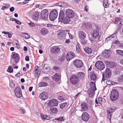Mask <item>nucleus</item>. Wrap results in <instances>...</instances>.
<instances>
[{
	"mask_svg": "<svg viewBox=\"0 0 123 123\" xmlns=\"http://www.w3.org/2000/svg\"><path fill=\"white\" fill-rule=\"evenodd\" d=\"M103 5L104 7L107 8L109 6L108 2L103 4Z\"/></svg>",
	"mask_w": 123,
	"mask_h": 123,
	"instance_id": "54",
	"label": "nucleus"
},
{
	"mask_svg": "<svg viewBox=\"0 0 123 123\" xmlns=\"http://www.w3.org/2000/svg\"><path fill=\"white\" fill-rule=\"evenodd\" d=\"M41 117L42 120L43 121L45 120H49L50 118L49 117L46 115H44L43 114H41Z\"/></svg>",
	"mask_w": 123,
	"mask_h": 123,
	"instance_id": "33",
	"label": "nucleus"
},
{
	"mask_svg": "<svg viewBox=\"0 0 123 123\" xmlns=\"http://www.w3.org/2000/svg\"><path fill=\"white\" fill-rule=\"evenodd\" d=\"M48 97V94L46 92H43L40 94L39 98L42 100H44L47 99Z\"/></svg>",
	"mask_w": 123,
	"mask_h": 123,
	"instance_id": "15",
	"label": "nucleus"
},
{
	"mask_svg": "<svg viewBox=\"0 0 123 123\" xmlns=\"http://www.w3.org/2000/svg\"><path fill=\"white\" fill-rule=\"evenodd\" d=\"M120 74V72L117 70H116L115 71L114 74L115 75H117L119 74Z\"/></svg>",
	"mask_w": 123,
	"mask_h": 123,
	"instance_id": "50",
	"label": "nucleus"
},
{
	"mask_svg": "<svg viewBox=\"0 0 123 123\" xmlns=\"http://www.w3.org/2000/svg\"><path fill=\"white\" fill-rule=\"evenodd\" d=\"M106 83L107 85H115V84L118 83L111 81L110 80H107Z\"/></svg>",
	"mask_w": 123,
	"mask_h": 123,
	"instance_id": "35",
	"label": "nucleus"
},
{
	"mask_svg": "<svg viewBox=\"0 0 123 123\" xmlns=\"http://www.w3.org/2000/svg\"><path fill=\"white\" fill-rule=\"evenodd\" d=\"M37 68L33 72L35 74L34 76L35 77L38 78L39 76L40 72L38 70V66H37Z\"/></svg>",
	"mask_w": 123,
	"mask_h": 123,
	"instance_id": "25",
	"label": "nucleus"
},
{
	"mask_svg": "<svg viewBox=\"0 0 123 123\" xmlns=\"http://www.w3.org/2000/svg\"><path fill=\"white\" fill-rule=\"evenodd\" d=\"M15 22L16 23L19 25L21 24V22L20 21H18V20L17 19H16L15 21Z\"/></svg>",
	"mask_w": 123,
	"mask_h": 123,
	"instance_id": "61",
	"label": "nucleus"
},
{
	"mask_svg": "<svg viewBox=\"0 0 123 123\" xmlns=\"http://www.w3.org/2000/svg\"><path fill=\"white\" fill-rule=\"evenodd\" d=\"M70 80L72 84L75 85L78 83L79 79L76 75H73L70 77Z\"/></svg>",
	"mask_w": 123,
	"mask_h": 123,
	"instance_id": "4",
	"label": "nucleus"
},
{
	"mask_svg": "<svg viewBox=\"0 0 123 123\" xmlns=\"http://www.w3.org/2000/svg\"><path fill=\"white\" fill-rule=\"evenodd\" d=\"M64 93L63 92L61 93L60 94L58 97V98L59 100L60 101H63L64 100V98L63 97Z\"/></svg>",
	"mask_w": 123,
	"mask_h": 123,
	"instance_id": "37",
	"label": "nucleus"
},
{
	"mask_svg": "<svg viewBox=\"0 0 123 123\" xmlns=\"http://www.w3.org/2000/svg\"><path fill=\"white\" fill-rule=\"evenodd\" d=\"M75 56V55L72 52L68 53L66 55L67 61H69Z\"/></svg>",
	"mask_w": 123,
	"mask_h": 123,
	"instance_id": "13",
	"label": "nucleus"
},
{
	"mask_svg": "<svg viewBox=\"0 0 123 123\" xmlns=\"http://www.w3.org/2000/svg\"><path fill=\"white\" fill-rule=\"evenodd\" d=\"M119 96V93L115 89H113L111 92L110 98L112 101L116 100Z\"/></svg>",
	"mask_w": 123,
	"mask_h": 123,
	"instance_id": "1",
	"label": "nucleus"
},
{
	"mask_svg": "<svg viewBox=\"0 0 123 123\" xmlns=\"http://www.w3.org/2000/svg\"><path fill=\"white\" fill-rule=\"evenodd\" d=\"M65 31L66 32V35H67V34H68L69 35V37H70V35H69L70 33H69L68 32H69L70 31L69 30H66L65 31Z\"/></svg>",
	"mask_w": 123,
	"mask_h": 123,
	"instance_id": "63",
	"label": "nucleus"
},
{
	"mask_svg": "<svg viewBox=\"0 0 123 123\" xmlns=\"http://www.w3.org/2000/svg\"><path fill=\"white\" fill-rule=\"evenodd\" d=\"M85 52L88 53L90 54L92 52L91 49L89 48H86L84 49Z\"/></svg>",
	"mask_w": 123,
	"mask_h": 123,
	"instance_id": "40",
	"label": "nucleus"
},
{
	"mask_svg": "<svg viewBox=\"0 0 123 123\" xmlns=\"http://www.w3.org/2000/svg\"><path fill=\"white\" fill-rule=\"evenodd\" d=\"M21 37L25 38V39H28L30 38L29 36L28 33H23L20 35Z\"/></svg>",
	"mask_w": 123,
	"mask_h": 123,
	"instance_id": "29",
	"label": "nucleus"
},
{
	"mask_svg": "<svg viewBox=\"0 0 123 123\" xmlns=\"http://www.w3.org/2000/svg\"><path fill=\"white\" fill-rule=\"evenodd\" d=\"M39 16V12L37 11H35L33 14L32 19L36 22H37Z\"/></svg>",
	"mask_w": 123,
	"mask_h": 123,
	"instance_id": "14",
	"label": "nucleus"
},
{
	"mask_svg": "<svg viewBox=\"0 0 123 123\" xmlns=\"http://www.w3.org/2000/svg\"><path fill=\"white\" fill-rule=\"evenodd\" d=\"M60 50V49L58 46H55L52 47L50 48L51 53L56 54L58 53Z\"/></svg>",
	"mask_w": 123,
	"mask_h": 123,
	"instance_id": "12",
	"label": "nucleus"
},
{
	"mask_svg": "<svg viewBox=\"0 0 123 123\" xmlns=\"http://www.w3.org/2000/svg\"><path fill=\"white\" fill-rule=\"evenodd\" d=\"M7 71L10 73H12L13 72V69L12 67H9L7 70Z\"/></svg>",
	"mask_w": 123,
	"mask_h": 123,
	"instance_id": "47",
	"label": "nucleus"
},
{
	"mask_svg": "<svg viewBox=\"0 0 123 123\" xmlns=\"http://www.w3.org/2000/svg\"><path fill=\"white\" fill-rule=\"evenodd\" d=\"M105 62L106 66L111 68H112L116 66L115 63L113 62L105 61Z\"/></svg>",
	"mask_w": 123,
	"mask_h": 123,
	"instance_id": "18",
	"label": "nucleus"
},
{
	"mask_svg": "<svg viewBox=\"0 0 123 123\" xmlns=\"http://www.w3.org/2000/svg\"><path fill=\"white\" fill-rule=\"evenodd\" d=\"M50 69V66L48 64H45L43 66V70L44 73L47 74Z\"/></svg>",
	"mask_w": 123,
	"mask_h": 123,
	"instance_id": "19",
	"label": "nucleus"
},
{
	"mask_svg": "<svg viewBox=\"0 0 123 123\" xmlns=\"http://www.w3.org/2000/svg\"><path fill=\"white\" fill-rule=\"evenodd\" d=\"M49 111L53 113H55L57 112V110L56 108L52 107L50 108Z\"/></svg>",
	"mask_w": 123,
	"mask_h": 123,
	"instance_id": "36",
	"label": "nucleus"
},
{
	"mask_svg": "<svg viewBox=\"0 0 123 123\" xmlns=\"http://www.w3.org/2000/svg\"><path fill=\"white\" fill-rule=\"evenodd\" d=\"M91 26V25L90 22L84 24V26L87 28H89Z\"/></svg>",
	"mask_w": 123,
	"mask_h": 123,
	"instance_id": "43",
	"label": "nucleus"
},
{
	"mask_svg": "<svg viewBox=\"0 0 123 123\" xmlns=\"http://www.w3.org/2000/svg\"><path fill=\"white\" fill-rule=\"evenodd\" d=\"M14 92L15 95L18 98H20L22 96L21 89L20 87H18L15 88Z\"/></svg>",
	"mask_w": 123,
	"mask_h": 123,
	"instance_id": "6",
	"label": "nucleus"
},
{
	"mask_svg": "<svg viewBox=\"0 0 123 123\" xmlns=\"http://www.w3.org/2000/svg\"><path fill=\"white\" fill-rule=\"evenodd\" d=\"M77 77L79 79H81L84 78L85 75L84 73L82 72H78L76 75Z\"/></svg>",
	"mask_w": 123,
	"mask_h": 123,
	"instance_id": "28",
	"label": "nucleus"
},
{
	"mask_svg": "<svg viewBox=\"0 0 123 123\" xmlns=\"http://www.w3.org/2000/svg\"><path fill=\"white\" fill-rule=\"evenodd\" d=\"M55 120H57L58 121H62L64 120L63 118L62 117H59V118H56L55 119Z\"/></svg>",
	"mask_w": 123,
	"mask_h": 123,
	"instance_id": "46",
	"label": "nucleus"
},
{
	"mask_svg": "<svg viewBox=\"0 0 123 123\" xmlns=\"http://www.w3.org/2000/svg\"><path fill=\"white\" fill-rule=\"evenodd\" d=\"M58 102L57 100L53 99L49 101L48 104L50 106H56L58 104Z\"/></svg>",
	"mask_w": 123,
	"mask_h": 123,
	"instance_id": "17",
	"label": "nucleus"
},
{
	"mask_svg": "<svg viewBox=\"0 0 123 123\" xmlns=\"http://www.w3.org/2000/svg\"><path fill=\"white\" fill-rule=\"evenodd\" d=\"M117 81L119 83L123 82V75H121L118 77Z\"/></svg>",
	"mask_w": 123,
	"mask_h": 123,
	"instance_id": "38",
	"label": "nucleus"
},
{
	"mask_svg": "<svg viewBox=\"0 0 123 123\" xmlns=\"http://www.w3.org/2000/svg\"><path fill=\"white\" fill-rule=\"evenodd\" d=\"M90 88L89 89L95 91L97 89L96 87L95 83L94 82H92L90 83Z\"/></svg>",
	"mask_w": 123,
	"mask_h": 123,
	"instance_id": "22",
	"label": "nucleus"
},
{
	"mask_svg": "<svg viewBox=\"0 0 123 123\" xmlns=\"http://www.w3.org/2000/svg\"><path fill=\"white\" fill-rule=\"evenodd\" d=\"M98 100L99 102V104L100 105H101L102 103V100L101 98H98Z\"/></svg>",
	"mask_w": 123,
	"mask_h": 123,
	"instance_id": "53",
	"label": "nucleus"
},
{
	"mask_svg": "<svg viewBox=\"0 0 123 123\" xmlns=\"http://www.w3.org/2000/svg\"><path fill=\"white\" fill-rule=\"evenodd\" d=\"M117 54L119 55L123 56V51L120 50H116Z\"/></svg>",
	"mask_w": 123,
	"mask_h": 123,
	"instance_id": "39",
	"label": "nucleus"
},
{
	"mask_svg": "<svg viewBox=\"0 0 123 123\" xmlns=\"http://www.w3.org/2000/svg\"><path fill=\"white\" fill-rule=\"evenodd\" d=\"M25 60L27 61H29V56H26L25 57Z\"/></svg>",
	"mask_w": 123,
	"mask_h": 123,
	"instance_id": "62",
	"label": "nucleus"
},
{
	"mask_svg": "<svg viewBox=\"0 0 123 123\" xmlns=\"http://www.w3.org/2000/svg\"><path fill=\"white\" fill-rule=\"evenodd\" d=\"M107 117L109 119L110 121H111V114L109 112H107Z\"/></svg>",
	"mask_w": 123,
	"mask_h": 123,
	"instance_id": "51",
	"label": "nucleus"
},
{
	"mask_svg": "<svg viewBox=\"0 0 123 123\" xmlns=\"http://www.w3.org/2000/svg\"><path fill=\"white\" fill-rule=\"evenodd\" d=\"M66 14L67 16L72 18L74 15V13L73 11L71 9H68L66 11Z\"/></svg>",
	"mask_w": 123,
	"mask_h": 123,
	"instance_id": "10",
	"label": "nucleus"
},
{
	"mask_svg": "<svg viewBox=\"0 0 123 123\" xmlns=\"http://www.w3.org/2000/svg\"><path fill=\"white\" fill-rule=\"evenodd\" d=\"M85 38H83L80 39V42H81V44H85L86 43V41L84 39Z\"/></svg>",
	"mask_w": 123,
	"mask_h": 123,
	"instance_id": "48",
	"label": "nucleus"
},
{
	"mask_svg": "<svg viewBox=\"0 0 123 123\" xmlns=\"http://www.w3.org/2000/svg\"><path fill=\"white\" fill-rule=\"evenodd\" d=\"M49 32L48 29L45 27L42 28L40 31L41 34L43 36H45Z\"/></svg>",
	"mask_w": 123,
	"mask_h": 123,
	"instance_id": "20",
	"label": "nucleus"
},
{
	"mask_svg": "<svg viewBox=\"0 0 123 123\" xmlns=\"http://www.w3.org/2000/svg\"><path fill=\"white\" fill-rule=\"evenodd\" d=\"M70 18L67 16L65 17L63 20V23L65 24L68 23L70 21Z\"/></svg>",
	"mask_w": 123,
	"mask_h": 123,
	"instance_id": "34",
	"label": "nucleus"
},
{
	"mask_svg": "<svg viewBox=\"0 0 123 123\" xmlns=\"http://www.w3.org/2000/svg\"><path fill=\"white\" fill-rule=\"evenodd\" d=\"M121 20V18L119 17L116 18H115L114 21V23L115 24L117 23L118 22L120 21Z\"/></svg>",
	"mask_w": 123,
	"mask_h": 123,
	"instance_id": "44",
	"label": "nucleus"
},
{
	"mask_svg": "<svg viewBox=\"0 0 123 123\" xmlns=\"http://www.w3.org/2000/svg\"><path fill=\"white\" fill-rule=\"evenodd\" d=\"M74 64L75 66L78 68L82 67L83 65V62L80 60H76L74 61Z\"/></svg>",
	"mask_w": 123,
	"mask_h": 123,
	"instance_id": "9",
	"label": "nucleus"
},
{
	"mask_svg": "<svg viewBox=\"0 0 123 123\" xmlns=\"http://www.w3.org/2000/svg\"><path fill=\"white\" fill-rule=\"evenodd\" d=\"M95 91L89 89L87 91L88 94L90 97L92 98L93 96L95 93Z\"/></svg>",
	"mask_w": 123,
	"mask_h": 123,
	"instance_id": "30",
	"label": "nucleus"
},
{
	"mask_svg": "<svg viewBox=\"0 0 123 123\" xmlns=\"http://www.w3.org/2000/svg\"><path fill=\"white\" fill-rule=\"evenodd\" d=\"M96 28L93 31L92 34L93 37L95 38H97L99 37V28L97 27L96 26Z\"/></svg>",
	"mask_w": 123,
	"mask_h": 123,
	"instance_id": "11",
	"label": "nucleus"
},
{
	"mask_svg": "<svg viewBox=\"0 0 123 123\" xmlns=\"http://www.w3.org/2000/svg\"><path fill=\"white\" fill-rule=\"evenodd\" d=\"M10 86L11 88H13L15 86V84L13 82L12 80L11 82L10 83Z\"/></svg>",
	"mask_w": 123,
	"mask_h": 123,
	"instance_id": "49",
	"label": "nucleus"
},
{
	"mask_svg": "<svg viewBox=\"0 0 123 123\" xmlns=\"http://www.w3.org/2000/svg\"><path fill=\"white\" fill-rule=\"evenodd\" d=\"M28 24L30 25V26L31 27H33L35 25V24L32 22L30 21L29 23H28Z\"/></svg>",
	"mask_w": 123,
	"mask_h": 123,
	"instance_id": "52",
	"label": "nucleus"
},
{
	"mask_svg": "<svg viewBox=\"0 0 123 123\" xmlns=\"http://www.w3.org/2000/svg\"><path fill=\"white\" fill-rule=\"evenodd\" d=\"M64 57L63 56L61 57L59 59V61L60 62H63L64 61Z\"/></svg>",
	"mask_w": 123,
	"mask_h": 123,
	"instance_id": "56",
	"label": "nucleus"
},
{
	"mask_svg": "<svg viewBox=\"0 0 123 123\" xmlns=\"http://www.w3.org/2000/svg\"><path fill=\"white\" fill-rule=\"evenodd\" d=\"M14 7H12L10 8V10L11 12H12L14 11Z\"/></svg>",
	"mask_w": 123,
	"mask_h": 123,
	"instance_id": "64",
	"label": "nucleus"
},
{
	"mask_svg": "<svg viewBox=\"0 0 123 123\" xmlns=\"http://www.w3.org/2000/svg\"><path fill=\"white\" fill-rule=\"evenodd\" d=\"M53 78L55 81H57L59 80L60 77L59 74L56 73L53 76Z\"/></svg>",
	"mask_w": 123,
	"mask_h": 123,
	"instance_id": "32",
	"label": "nucleus"
},
{
	"mask_svg": "<svg viewBox=\"0 0 123 123\" xmlns=\"http://www.w3.org/2000/svg\"><path fill=\"white\" fill-rule=\"evenodd\" d=\"M95 66L96 68L100 70H103L105 67L104 63L101 61H98L95 64Z\"/></svg>",
	"mask_w": 123,
	"mask_h": 123,
	"instance_id": "3",
	"label": "nucleus"
},
{
	"mask_svg": "<svg viewBox=\"0 0 123 123\" xmlns=\"http://www.w3.org/2000/svg\"><path fill=\"white\" fill-rule=\"evenodd\" d=\"M47 27L49 28H51L53 27V25L52 24H48L47 25Z\"/></svg>",
	"mask_w": 123,
	"mask_h": 123,
	"instance_id": "60",
	"label": "nucleus"
},
{
	"mask_svg": "<svg viewBox=\"0 0 123 123\" xmlns=\"http://www.w3.org/2000/svg\"><path fill=\"white\" fill-rule=\"evenodd\" d=\"M87 102L91 105L93 104V101L92 100H88L87 101Z\"/></svg>",
	"mask_w": 123,
	"mask_h": 123,
	"instance_id": "58",
	"label": "nucleus"
},
{
	"mask_svg": "<svg viewBox=\"0 0 123 123\" xmlns=\"http://www.w3.org/2000/svg\"><path fill=\"white\" fill-rule=\"evenodd\" d=\"M48 10L46 9L43 10L41 13V18L43 19L46 20L48 18Z\"/></svg>",
	"mask_w": 123,
	"mask_h": 123,
	"instance_id": "5",
	"label": "nucleus"
},
{
	"mask_svg": "<svg viewBox=\"0 0 123 123\" xmlns=\"http://www.w3.org/2000/svg\"><path fill=\"white\" fill-rule=\"evenodd\" d=\"M82 110L83 111H86L88 109V106L87 104L86 103H83L81 105Z\"/></svg>",
	"mask_w": 123,
	"mask_h": 123,
	"instance_id": "26",
	"label": "nucleus"
},
{
	"mask_svg": "<svg viewBox=\"0 0 123 123\" xmlns=\"http://www.w3.org/2000/svg\"><path fill=\"white\" fill-rule=\"evenodd\" d=\"M120 42L118 41V40H117L116 41L114 42V43L115 44L118 45L119 46V44H120Z\"/></svg>",
	"mask_w": 123,
	"mask_h": 123,
	"instance_id": "57",
	"label": "nucleus"
},
{
	"mask_svg": "<svg viewBox=\"0 0 123 123\" xmlns=\"http://www.w3.org/2000/svg\"><path fill=\"white\" fill-rule=\"evenodd\" d=\"M79 35L80 39L85 38H86V34L84 31H80L79 32Z\"/></svg>",
	"mask_w": 123,
	"mask_h": 123,
	"instance_id": "23",
	"label": "nucleus"
},
{
	"mask_svg": "<svg viewBox=\"0 0 123 123\" xmlns=\"http://www.w3.org/2000/svg\"><path fill=\"white\" fill-rule=\"evenodd\" d=\"M117 33V31H116L115 33H114V34H112L111 36L108 37L106 39V41H109L111 39L113 38L114 37V36H113L115 35V36H116V34Z\"/></svg>",
	"mask_w": 123,
	"mask_h": 123,
	"instance_id": "42",
	"label": "nucleus"
},
{
	"mask_svg": "<svg viewBox=\"0 0 123 123\" xmlns=\"http://www.w3.org/2000/svg\"><path fill=\"white\" fill-rule=\"evenodd\" d=\"M67 104V103L66 102L61 104L60 105V107L61 109H63L66 105Z\"/></svg>",
	"mask_w": 123,
	"mask_h": 123,
	"instance_id": "45",
	"label": "nucleus"
},
{
	"mask_svg": "<svg viewBox=\"0 0 123 123\" xmlns=\"http://www.w3.org/2000/svg\"><path fill=\"white\" fill-rule=\"evenodd\" d=\"M82 120L85 122L88 121L89 118V116L88 114L86 112H83L81 116Z\"/></svg>",
	"mask_w": 123,
	"mask_h": 123,
	"instance_id": "8",
	"label": "nucleus"
},
{
	"mask_svg": "<svg viewBox=\"0 0 123 123\" xmlns=\"http://www.w3.org/2000/svg\"><path fill=\"white\" fill-rule=\"evenodd\" d=\"M47 85L48 84L47 83L44 82H41L39 84V86L40 87L45 86Z\"/></svg>",
	"mask_w": 123,
	"mask_h": 123,
	"instance_id": "41",
	"label": "nucleus"
},
{
	"mask_svg": "<svg viewBox=\"0 0 123 123\" xmlns=\"http://www.w3.org/2000/svg\"><path fill=\"white\" fill-rule=\"evenodd\" d=\"M64 16L65 14L64 12L62 10H61L59 13V19L61 21L63 20L64 18Z\"/></svg>",
	"mask_w": 123,
	"mask_h": 123,
	"instance_id": "24",
	"label": "nucleus"
},
{
	"mask_svg": "<svg viewBox=\"0 0 123 123\" xmlns=\"http://www.w3.org/2000/svg\"><path fill=\"white\" fill-rule=\"evenodd\" d=\"M58 34L59 36L58 38L60 40H63L65 38L66 33L64 30H62L58 31Z\"/></svg>",
	"mask_w": 123,
	"mask_h": 123,
	"instance_id": "7",
	"label": "nucleus"
},
{
	"mask_svg": "<svg viewBox=\"0 0 123 123\" xmlns=\"http://www.w3.org/2000/svg\"><path fill=\"white\" fill-rule=\"evenodd\" d=\"M17 41V42L15 43V44L16 45V47L19 49L20 48V46L19 44H18V41L16 40Z\"/></svg>",
	"mask_w": 123,
	"mask_h": 123,
	"instance_id": "55",
	"label": "nucleus"
},
{
	"mask_svg": "<svg viewBox=\"0 0 123 123\" xmlns=\"http://www.w3.org/2000/svg\"><path fill=\"white\" fill-rule=\"evenodd\" d=\"M90 76L91 79L92 80L94 81L96 79V74L93 72L91 73Z\"/></svg>",
	"mask_w": 123,
	"mask_h": 123,
	"instance_id": "31",
	"label": "nucleus"
},
{
	"mask_svg": "<svg viewBox=\"0 0 123 123\" xmlns=\"http://www.w3.org/2000/svg\"><path fill=\"white\" fill-rule=\"evenodd\" d=\"M58 13L57 11L54 9L51 11L49 15V18L51 21H53L56 18Z\"/></svg>",
	"mask_w": 123,
	"mask_h": 123,
	"instance_id": "2",
	"label": "nucleus"
},
{
	"mask_svg": "<svg viewBox=\"0 0 123 123\" xmlns=\"http://www.w3.org/2000/svg\"><path fill=\"white\" fill-rule=\"evenodd\" d=\"M111 75V69L109 68H106L105 73L103 74V76L104 75L108 78L110 77Z\"/></svg>",
	"mask_w": 123,
	"mask_h": 123,
	"instance_id": "16",
	"label": "nucleus"
},
{
	"mask_svg": "<svg viewBox=\"0 0 123 123\" xmlns=\"http://www.w3.org/2000/svg\"><path fill=\"white\" fill-rule=\"evenodd\" d=\"M20 111H22L23 114H24L25 113V110L23 108L21 107V108L20 109Z\"/></svg>",
	"mask_w": 123,
	"mask_h": 123,
	"instance_id": "59",
	"label": "nucleus"
},
{
	"mask_svg": "<svg viewBox=\"0 0 123 123\" xmlns=\"http://www.w3.org/2000/svg\"><path fill=\"white\" fill-rule=\"evenodd\" d=\"M108 53V50L105 49L102 53V56L105 58H107L110 56Z\"/></svg>",
	"mask_w": 123,
	"mask_h": 123,
	"instance_id": "27",
	"label": "nucleus"
},
{
	"mask_svg": "<svg viewBox=\"0 0 123 123\" xmlns=\"http://www.w3.org/2000/svg\"><path fill=\"white\" fill-rule=\"evenodd\" d=\"M13 55L12 58L14 59L15 62L16 63L18 62L19 59V55L17 54L12 53Z\"/></svg>",
	"mask_w": 123,
	"mask_h": 123,
	"instance_id": "21",
	"label": "nucleus"
}]
</instances>
